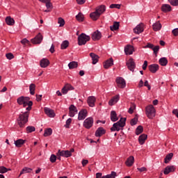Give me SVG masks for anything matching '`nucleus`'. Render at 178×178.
Returning a JSON list of instances; mask_svg holds the SVG:
<instances>
[{
	"label": "nucleus",
	"instance_id": "obj_1",
	"mask_svg": "<svg viewBox=\"0 0 178 178\" xmlns=\"http://www.w3.org/2000/svg\"><path fill=\"white\" fill-rule=\"evenodd\" d=\"M29 116H30V111H27L19 115L17 122L20 129H24V127H26V124L29 122Z\"/></svg>",
	"mask_w": 178,
	"mask_h": 178
},
{
	"label": "nucleus",
	"instance_id": "obj_2",
	"mask_svg": "<svg viewBox=\"0 0 178 178\" xmlns=\"http://www.w3.org/2000/svg\"><path fill=\"white\" fill-rule=\"evenodd\" d=\"M17 102L18 105H23L24 108H26V106H28L26 108V111H31L33 108V101H30V97H24V96H21L17 98Z\"/></svg>",
	"mask_w": 178,
	"mask_h": 178
},
{
	"label": "nucleus",
	"instance_id": "obj_3",
	"mask_svg": "<svg viewBox=\"0 0 178 178\" xmlns=\"http://www.w3.org/2000/svg\"><path fill=\"white\" fill-rule=\"evenodd\" d=\"M90 40H91L90 35H88L84 33H81L80 35L78 36V45H86Z\"/></svg>",
	"mask_w": 178,
	"mask_h": 178
},
{
	"label": "nucleus",
	"instance_id": "obj_4",
	"mask_svg": "<svg viewBox=\"0 0 178 178\" xmlns=\"http://www.w3.org/2000/svg\"><path fill=\"white\" fill-rule=\"evenodd\" d=\"M146 116L148 119H154L156 113V111L155 110V107L152 104L147 106L145 108Z\"/></svg>",
	"mask_w": 178,
	"mask_h": 178
},
{
	"label": "nucleus",
	"instance_id": "obj_5",
	"mask_svg": "<svg viewBox=\"0 0 178 178\" xmlns=\"http://www.w3.org/2000/svg\"><path fill=\"white\" fill-rule=\"evenodd\" d=\"M58 151L60 152L59 155H61L64 158H70V156H72V154H73V152H74V148H71L70 150H60V149H58Z\"/></svg>",
	"mask_w": 178,
	"mask_h": 178
},
{
	"label": "nucleus",
	"instance_id": "obj_6",
	"mask_svg": "<svg viewBox=\"0 0 178 178\" xmlns=\"http://www.w3.org/2000/svg\"><path fill=\"white\" fill-rule=\"evenodd\" d=\"M126 66L130 70V72L134 73V69H136V62H134V59L133 58L128 60V61L126 63Z\"/></svg>",
	"mask_w": 178,
	"mask_h": 178
},
{
	"label": "nucleus",
	"instance_id": "obj_7",
	"mask_svg": "<svg viewBox=\"0 0 178 178\" xmlns=\"http://www.w3.org/2000/svg\"><path fill=\"white\" fill-rule=\"evenodd\" d=\"M118 177V173L115 171H112L111 174L102 176V173L97 172L96 174V178H116Z\"/></svg>",
	"mask_w": 178,
	"mask_h": 178
},
{
	"label": "nucleus",
	"instance_id": "obj_8",
	"mask_svg": "<svg viewBox=\"0 0 178 178\" xmlns=\"http://www.w3.org/2000/svg\"><path fill=\"white\" fill-rule=\"evenodd\" d=\"M93 124L94 118H92V117L86 118L83 122V127H85V129H91Z\"/></svg>",
	"mask_w": 178,
	"mask_h": 178
},
{
	"label": "nucleus",
	"instance_id": "obj_9",
	"mask_svg": "<svg viewBox=\"0 0 178 178\" xmlns=\"http://www.w3.org/2000/svg\"><path fill=\"white\" fill-rule=\"evenodd\" d=\"M116 83L119 88H124L126 87V81L122 77H117Z\"/></svg>",
	"mask_w": 178,
	"mask_h": 178
},
{
	"label": "nucleus",
	"instance_id": "obj_10",
	"mask_svg": "<svg viewBox=\"0 0 178 178\" xmlns=\"http://www.w3.org/2000/svg\"><path fill=\"white\" fill-rule=\"evenodd\" d=\"M93 41H99L100 38H102V33L99 31H95L91 36Z\"/></svg>",
	"mask_w": 178,
	"mask_h": 178
},
{
	"label": "nucleus",
	"instance_id": "obj_11",
	"mask_svg": "<svg viewBox=\"0 0 178 178\" xmlns=\"http://www.w3.org/2000/svg\"><path fill=\"white\" fill-rule=\"evenodd\" d=\"M69 116L74 118V115H77V107L71 104L69 107Z\"/></svg>",
	"mask_w": 178,
	"mask_h": 178
},
{
	"label": "nucleus",
	"instance_id": "obj_12",
	"mask_svg": "<svg viewBox=\"0 0 178 178\" xmlns=\"http://www.w3.org/2000/svg\"><path fill=\"white\" fill-rule=\"evenodd\" d=\"M42 35H41L40 33H39L33 39H31V42L32 44H41L42 42Z\"/></svg>",
	"mask_w": 178,
	"mask_h": 178
},
{
	"label": "nucleus",
	"instance_id": "obj_13",
	"mask_svg": "<svg viewBox=\"0 0 178 178\" xmlns=\"http://www.w3.org/2000/svg\"><path fill=\"white\" fill-rule=\"evenodd\" d=\"M88 111L86 109H82L79 111L78 115V120H84L87 118Z\"/></svg>",
	"mask_w": 178,
	"mask_h": 178
},
{
	"label": "nucleus",
	"instance_id": "obj_14",
	"mask_svg": "<svg viewBox=\"0 0 178 178\" xmlns=\"http://www.w3.org/2000/svg\"><path fill=\"white\" fill-rule=\"evenodd\" d=\"M144 31V24L140 23L136 26V28L134 29V33L135 34H141Z\"/></svg>",
	"mask_w": 178,
	"mask_h": 178
},
{
	"label": "nucleus",
	"instance_id": "obj_15",
	"mask_svg": "<svg viewBox=\"0 0 178 178\" xmlns=\"http://www.w3.org/2000/svg\"><path fill=\"white\" fill-rule=\"evenodd\" d=\"M176 170V168L175 165H168L164 168L163 174L164 175H169V173H173Z\"/></svg>",
	"mask_w": 178,
	"mask_h": 178
},
{
	"label": "nucleus",
	"instance_id": "obj_16",
	"mask_svg": "<svg viewBox=\"0 0 178 178\" xmlns=\"http://www.w3.org/2000/svg\"><path fill=\"white\" fill-rule=\"evenodd\" d=\"M44 113L49 116V118H55L56 114H55V111L48 107H45L44 108Z\"/></svg>",
	"mask_w": 178,
	"mask_h": 178
},
{
	"label": "nucleus",
	"instance_id": "obj_17",
	"mask_svg": "<svg viewBox=\"0 0 178 178\" xmlns=\"http://www.w3.org/2000/svg\"><path fill=\"white\" fill-rule=\"evenodd\" d=\"M120 99V95H116L114 97H113L111 99H110V101L108 102V105H110V106H113L115 104H118Z\"/></svg>",
	"mask_w": 178,
	"mask_h": 178
},
{
	"label": "nucleus",
	"instance_id": "obj_18",
	"mask_svg": "<svg viewBox=\"0 0 178 178\" xmlns=\"http://www.w3.org/2000/svg\"><path fill=\"white\" fill-rule=\"evenodd\" d=\"M124 52L126 55H133V52H134V47L130 44L127 45L124 47Z\"/></svg>",
	"mask_w": 178,
	"mask_h": 178
},
{
	"label": "nucleus",
	"instance_id": "obj_19",
	"mask_svg": "<svg viewBox=\"0 0 178 178\" xmlns=\"http://www.w3.org/2000/svg\"><path fill=\"white\" fill-rule=\"evenodd\" d=\"M105 133H106V130H105V129H104V127H99L95 134V137H102V136H104V134H105Z\"/></svg>",
	"mask_w": 178,
	"mask_h": 178
},
{
	"label": "nucleus",
	"instance_id": "obj_20",
	"mask_svg": "<svg viewBox=\"0 0 178 178\" xmlns=\"http://www.w3.org/2000/svg\"><path fill=\"white\" fill-rule=\"evenodd\" d=\"M95 101L97 99L94 96H90L88 97L87 102L89 106L91 108H94L95 106Z\"/></svg>",
	"mask_w": 178,
	"mask_h": 178
},
{
	"label": "nucleus",
	"instance_id": "obj_21",
	"mask_svg": "<svg viewBox=\"0 0 178 178\" xmlns=\"http://www.w3.org/2000/svg\"><path fill=\"white\" fill-rule=\"evenodd\" d=\"M106 10V6L105 5H101L97 6L95 8V11L101 16V15H103V13H105V11Z\"/></svg>",
	"mask_w": 178,
	"mask_h": 178
},
{
	"label": "nucleus",
	"instance_id": "obj_22",
	"mask_svg": "<svg viewBox=\"0 0 178 178\" xmlns=\"http://www.w3.org/2000/svg\"><path fill=\"white\" fill-rule=\"evenodd\" d=\"M148 69L151 73H155L159 70V65L158 64H152L148 66Z\"/></svg>",
	"mask_w": 178,
	"mask_h": 178
},
{
	"label": "nucleus",
	"instance_id": "obj_23",
	"mask_svg": "<svg viewBox=\"0 0 178 178\" xmlns=\"http://www.w3.org/2000/svg\"><path fill=\"white\" fill-rule=\"evenodd\" d=\"M71 90H74V87H73L72 85L67 83L65 85V86L62 88V93L66 94L68 91H70Z\"/></svg>",
	"mask_w": 178,
	"mask_h": 178
},
{
	"label": "nucleus",
	"instance_id": "obj_24",
	"mask_svg": "<svg viewBox=\"0 0 178 178\" xmlns=\"http://www.w3.org/2000/svg\"><path fill=\"white\" fill-rule=\"evenodd\" d=\"M49 60H48V58H42L40 61V66L43 68L48 67V66H49Z\"/></svg>",
	"mask_w": 178,
	"mask_h": 178
},
{
	"label": "nucleus",
	"instance_id": "obj_25",
	"mask_svg": "<svg viewBox=\"0 0 178 178\" xmlns=\"http://www.w3.org/2000/svg\"><path fill=\"white\" fill-rule=\"evenodd\" d=\"M90 56L92 58V65H97V63H98V60H99V56L95 53H90Z\"/></svg>",
	"mask_w": 178,
	"mask_h": 178
},
{
	"label": "nucleus",
	"instance_id": "obj_26",
	"mask_svg": "<svg viewBox=\"0 0 178 178\" xmlns=\"http://www.w3.org/2000/svg\"><path fill=\"white\" fill-rule=\"evenodd\" d=\"M111 66H113V58H110L104 63V69H109Z\"/></svg>",
	"mask_w": 178,
	"mask_h": 178
},
{
	"label": "nucleus",
	"instance_id": "obj_27",
	"mask_svg": "<svg viewBox=\"0 0 178 178\" xmlns=\"http://www.w3.org/2000/svg\"><path fill=\"white\" fill-rule=\"evenodd\" d=\"M100 17L101 15L97 11L92 12L90 14V19H92V20L94 22H97Z\"/></svg>",
	"mask_w": 178,
	"mask_h": 178
},
{
	"label": "nucleus",
	"instance_id": "obj_28",
	"mask_svg": "<svg viewBox=\"0 0 178 178\" xmlns=\"http://www.w3.org/2000/svg\"><path fill=\"white\" fill-rule=\"evenodd\" d=\"M161 10L164 13H168V12H172V6L169 4H163L161 6Z\"/></svg>",
	"mask_w": 178,
	"mask_h": 178
},
{
	"label": "nucleus",
	"instance_id": "obj_29",
	"mask_svg": "<svg viewBox=\"0 0 178 178\" xmlns=\"http://www.w3.org/2000/svg\"><path fill=\"white\" fill-rule=\"evenodd\" d=\"M147 137L148 136L145 134L140 135L138 138L139 144H140V145H143V144L145 143V140H147Z\"/></svg>",
	"mask_w": 178,
	"mask_h": 178
},
{
	"label": "nucleus",
	"instance_id": "obj_30",
	"mask_svg": "<svg viewBox=\"0 0 178 178\" xmlns=\"http://www.w3.org/2000/svg\"><path fill=\"white\" fill-rule=\"evenodd\" d=\"M111 122H118V120H119V118H118V114L116 113V111H112L111 112Z\"/></svg>",
	"mask_w": 178,
	"mask_h": 178
},
{
	"label": "nucleus",
	"instance_id": "obj_31",
	"mask_svg": "<svg viewBox=\"0 0 178 178\" xmlns=\"http://www.w3.org/2000/svg\"><path fill=\"white\" fill-rule=\"evenodd\" d=\"M5 20L8 26H15V19L10 17V16L6 17Z\"/></svg>",
	"mask_w": 178,
	"mask_h": 178
},
{
	"label": "nucleus",
	"instance_id": "obj_32",
	"mask_svg": "<svg viewBox=\"0 0 178 178\" xmlns=\"http://www.w3.org/2000/svg\"><path fill=\"white\" fill-rule=\"evenodd\" d=\"M134 163V156H130L126 161L125 164L127 166H133Z\"/></svg>",
	"mask_w": 178,
	"mask_h": 178
},
{
	"label": "nucleus",
	"instance_id": "obj_33",
	"mask_svg": "<svg viewBox=\"0 0 178 178\" xmlns=\"http://www.w3.org/2000/svg\"><path fill=\"white\" fill-rule=\"evenodd\" d=\"M152 27H153L154 31H159V30H161V29H162V24H161V22L159 21H158L153 24Z\"/></svg>",
	"mask_w": 178,
	"mask_h": 178
},
{
	"label": "nucleus",
	"instance_id": "obj_34",
	"mask_svg": "<svg viewBox=\"0 0 178 178\" xmlns=\"http://www.w3.org/2000/svg\"><path fill=\"white\" fill-rule=\"evenodd\" d=\"M25 143H26V140L18 139L15 141V145L17 148H20L22 147V145H23Z\"/></svg>",
	"mask_w": 178,
	"mask_h": 178
},
{
	"label": "nucleus",
	"instance_id": "obj_35",
	"mask_svg": "<svg viewBox=\"0 0 178 178\" xmlns=\"http://www.w3.org/2000/svg\"><path fill=\"white\" fill-rule=\"evenodd\" d=\"M120 26V22H115L113 23V25L110 26V30L111 31H116L119 30Z\"/></svg>",
	"mask_w": 178,
	"mask_h": 178
},
{
	"label": "nucleus",
	"instance_id": "obj_36",
	"mask_svg": "<svg viewBox=\"0 0 178 178\" xmlns=\"http://www.w3.org/2000/svg\"><path fill=\"white\" fill-rule=\"evenodd\" d=\"M120 127H122L119 124H117V122H115L111 128V131H120Z\"/></svg>",
	"mask_w": 178,
	"mask_h": 178
},
{
	"label": "nucleus",
	"instance_id": "obj_37",
	"mask_svg": "<svg viewBox=\"0 0 178 178\" xmlns=\"http://www.w3.org/2000/svg\"><path fill=\"white\" fill-rule=\"evenodd\" d=\"M69 69H77L79 67V63L76 61H72L68 64Z\"/></svg>",
	"mask_w": 178,
	"mask_h": 178
},
{
	"label": "nucleus",
	"instance_id": "obj_38",
	"mask_svg": "<svg viewBox=\"0 0 178 178\" xmlns=\"http://www.w3.org/2000/svg\"><path fill=\"white\" fill-rule=\"evenodd\" d=\"M32 170H33V169H31L30 168L25 167L20 172L19 177L22 176V175H24V173H31Z\"/></svg>",
	"mask_w": 178,
	"mask_h": 178
},
{
	"label": "nucleus",
	"instance_id": "obj_39",
	"mask_svg": "<svg viewBox=\"0 0 178 178\" xmlns=\"http://www.w3.org/2000/svg\"><path fill=\"white\" fill-rule=\"evenodd\" d=\"M172 158H173V153L167 154L164 159V163H169L170 161H172Z\"/></svg>",
	"mask_w": 178,
	"mask_h": 178
},
{
	"label": "nucleus",
	"instance_id": "obj_40",
	"mask_svg": "<svg viewBox=\"0 0 178 178\" xmlns=\"http://www.w3.org/2000/svg\"><path fill=\"white\" fill-rule=\"evenodd\" d=\"M159 63L161 66H166V65H168V58L165 57L161 58L159 60Z\"/></svg>",
	"mask_w": 178,
	"mask_h": 178
},
{
	"label": "nucleus",
	"instance_id": "obj_41",
	"mask_svg": "<svg viewBox=\"0 0 178 178\" xmlns=\"http://www.w3.org/2000/svg\"><path fill=\"white\" fill-rule=\"evenodd\" d=\"M121 127H124L126 126V118H121L119 121L116 122Z\"/></svg>",
	"mask_w": 178,
	"mask_h": 178
},
{
	"label": "nucleus",
	"instance_id": "obj_42",
	"mask_svg": "<svg viewBox=\"0 0 178 178\" xmlns=\"http://www.w3.org/2000/svg\"><path fill=\"white\" fill-rule=\"evenodd\" d=\"M138 122V115H136L135 117L131 120L130 124L131 126H136Z\"/></svg>",
	"mask_w": 178,
	"mask_h": 178
},
{
	"label": "nucleus",
	"instance_id": "obj_43",
	"mask_svg": "<svg viewBox=\"0 0 178 178\" xmlns=\"http://www.w3.org/2000/svg\"><path fill=\"white\" fill-rule=\"evenodd\" d=\"M29 91H30L31 95H34V94H35V84L31 83L29 86Z\"/></svg>",
	"mask_w": 178,
	"mask_h": 178
},
{
	"label": "nucleus",
	"instance_id": "obj_44",
	"mask_svg": "<svg viewBox=\"0 0 178 178\" xmlns=\"http://www.w3.org/2000/svg\"><path fill=\"white\" fill-rule=\"evenodd\" d=\"M135 109H136V104L131 103V106L128 110V113H129L130 115H133V113H134Z\"/></svg>",
	"mask_w": 178,
	"mask_h": 178
},
{
	"label": "nucleus",
	"instance_id": "obj_45",
	"mask_svg": "<svg viewBox=\"0 0 178 178\" xmlns=\"http://www.w3.org/2000/svg\"><path fill=\"white\" fill-rule=\"evenodd\" d=\"M143 131H144V128L143 127V126L139 125L136 129V136H139V134H141Z\"/></svg>",
	"mask_w": 178,
	"mask_h": 178
},
{
	"label": "nucleus",
	"instance_id": "obj_46",
	"mask_svg": "<svg viewBox=\"0 0 178 178\" xmlns=\"http://www.w3.org/2000/svg\"><path fill=\"white\" fill-rule=\"evenodd\" d=\"M76 19L78 22H84V15L83 13H79L76 16Z\"/></svg>",
	"mask_w": 178,
	"mask_h": 178
},
{
	"label": "nucleus",
	"instance_id": "obj_47",
	"mask_svg": "<svg viewBox=\"0 0 178 178\" xmlns=\"http://www.w3.org/2000/svg\"><path fill=\"white\" fill-rule=\"evenodd\" d=\"M52 134V129L48 128L44 130V137H48Z\"/></svg>",
	"mask_w": 178,
	"mask_h": 178
},
{
	"label": "nucleus",
	"instance_id": "obj_48",
	"mask_svg": "<svg viewBox=\"0 0 178 178\" xmlns=\"http://www.w3.org/2000/svg\"><path fill=\"white\" fill-rule=\"evenodd\" d=\"M69 47V41L65 40L61 44V49H66Z\"/></svg>",
	"mask_w": 178,
	"mask_h": 178
},
{
	"label": "nucleus",
	"instance_id": "obj_49",
	"mask_svg": "<svg viewBox=\"0 0 178 178\" xmlns=\"http://www.w3.org/2000/svg\"><path fill=\"white\" fill-rule=\"evenodd\" d=\"M159 45H157V46H154L153 49H152V51H154V54L155 55V56H158V52H159Z\"/></svg>",
	"mask_w": 178,
	"mask_h": 178
},
{
	"label": "nucleus",
	"instance_id": "obj_50",
	"mask_svg": "<svg viewBox=\"0 0 178 178\" xmlns=\"http://www.w3.org/2000/svg\"><path fill=\"white\" fill-rule=\"evenodd\" d=\"M58 23L60 24L59 27H63V26H65V19H63L62 17H59L58 19Z\"/></svg>",
	"mask_w": 178,
	"mask_h": 178
},
{
	"label": "nucleus",
	"instance_id": "obj_51",
	"mask_svg": "<svg viewBox=\"0 0 178 178\" xmlns=\"http://www.w3.org/2000/svg\"><path fill=\"white\" fill-rule=\"evenodd\" d=\"M26 133H33V131H34L35 130V127H33V126H29L26 127Z\"/></svg>",
	"mask_w": 178,
	"mask_h": 178
},
{
	"label": "nucleus",
	"instance_id": "obj_52",
	"mask_svg": "<svg viewBox=\"0 0 178 178\" xmlns=\"http://www.w3.org/2000/svg\"><path fill=\"white\" fill-rule=\"evenodd\" d=\"M45 3H46L47 9H50L51 10H52L54 6L52 5V3H51V0L49 1H47Z\"/></svg>",
	"mask_w": 178,
	"mask_h": 178
},
{
	"label": "nucleus",
	"instance_id": "obj_53",
	"mask_svg": "<svg viewBox=\"0 0 178 178\" xmlns=\"http://www.w3.org/2000/svg\"><path fill=\"white\" fill-rule=\"evenodd\" d=\"M71 124H72V118H68L65 125V129H70Z\"/></svg>",
	"mask_w": 178,
	"mask_h": 178
},
{
	"label": "nucleus",
	"instance_id": "obj_54",
	"mask_svg": "<svg viewBox=\"0 0 178 178\" xmlns=\"http://www.w3.org/2000/svg\"><path fill=\"white\" fill-rule=\"evenodd\" d=\"M172 6H178V0H168Z\"/></svg>",
	"mask_w": 178,
	"mask_h": 178
},
{
	"label": "nucleus",
	"instance_id": "obj_55",
	"mask_svg": "<svg viewBox=\"0 0 178 178\" xmlns=\"http://www.w3.org/2000/svg\"><path fill=\"white\" fill-rule=\"evenodd\" d=\"M56 159H57V156L55 154H51L50 156V162H51V163H55V162H56Z\"/></svg>",
	"mask_w": 178,
	"mask_h": 178
},
{
	"label": "nucleus",
	"instance_id": "obj_56",
	"mask_svg": "<svg viewBox=\"0 0 178 178\" xmlns=\"http://www.w3.org/2000/svg\"><path fill=\"white\" fill-rule=\"evenodd\" d=\"M111 9H120V4H111L110 5Z\"/></svg>",
	"mask_w": 178,
	"mask_h": 178
},
{
	"label": "nucleus",
	"instance_id": "obj_57",
	"mask_svg": "<svg viewBox=\"0 0 178 178\" xmlns=\"http://www.w3.org/2000/svg\"><path fill=\"white\" fill-rule=\"evenodd\" d=\"M6 56L9 60H11V59H13L15 58V56H13V54L12 53L6 54Z\"/></svg>",
	"mask_w": 178,
	"mask_h": 178
},
{
	"label": "nucleus",
	"instance_id": "obj_58",
	"mask_svg": "<svg viewBox=\"0 0 178 178\" xmlns=\"http://www.w3.org/2000/svg\"><path fill=\"white\" fill-rule=\"evenodd\" d=\"M8 172V168L5 166H0V173H6Z\"/></svg>",
	"mask_w": 178,
	"mask_h": 178
},
{
	"label": "nucleus",
	"instance_id": "obj_59",
	"mask_svg": "<svg viewBox=\"0 0 178 178\" xmlns=\"http://www.w3.org/2000/svg\"><path fill=\"white\" fill-rule=\"evenodd\" d=\"M137 170L138 172H140V173H143V172H147V170H148L145 167L138 168Z\"/></svg>",
	"mask_w": 178,
	"mask_h": 178
},
{
	"label": "nucleus",
	"instance_id": "obj_60",
	"mask_svg": "<svg viewBox=\"0 0 178 178\" xmlns=\"http://www.w3.org/2000/svg\"><path fill=\"white\" fill-rule=\"evenodd\" d=\"M35 97L37 102H40L42 100V95H36Z\"/></svg>",
	"mask_w": 178,
	"mask_h": 178
},
{
	"label": "nucleus",
	"instance_id": "obj_61",
	"mask_svg": "<svg viewBox=\"0 0 178 178\" xmlns=\"http://www.w3.org/2000/svg\"><path fill=\"white\" fill-rule=\"evenodd\" d=\"M172 33L175 37H177L178 35V28H176L172 31Z\"/></svg>",
	"mask_w": 178,
	"mask_h": 178
},
{
	"label": "nucleus",
	"instance_id": "obj_62",
	"mask_svg": "<svg viewBox=\"0 0 178 178\" xmlns=\"http://www.w3.org/2000/svg\"><path fill=\"white\" fill-rule=\"evenodd\" d=\"M148 66V61H147V60H145L144 61V63H143V70H147V67Z\"/></svg>",
	"mask_w": 178,
	"mask_h": 178
},
{
	"label": "nucleus",
	"instance_id": "obj_63",
	"mask_svg": "<svg viewBox=\"0 0 178 178\" xmlns=\"http://www.w3.org/2000/svg\"><path fill=\"white\" fill-rule=\"evenodd\" d=\"M144 86L145 87L147 88V90L149 91L151 90V86L149 85V83H148V81H145L144 83Z\"/></svg>",
	"mask_w": 178,
	"mask_h": 178
},
{
	"label": "nucleus",
	"instance_id": "obj_64",
	"mask_svg": "<svg viewBox=\"0 0 178 178\" xmlns=\"http://www.w3.org/2000/svg\"><path fill=\"white\" fill-rule=\"evenodd\" d=\"M154 47V44H152V43L148 42L147 44V45L145 46V48H149L150 49H153Z\"/></svg>",
	"mask_w": 178,
	"mask_h": 178
}]
</instances>
